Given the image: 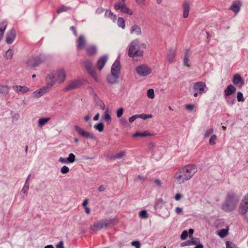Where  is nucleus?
<instances>
[{"mask_svg":"<svg viewBox=\"0 0 248 248\" xmlns=\"http://www.w3.org/2000/svg\"><path fill=\"white\" fill-rule=\"evenodd\" d=\"M132 245L135 246L136 248H140V243L138 241H135L132 242Z\"/></svg>","mask_w":248,"mask_h":248,"instance_id":"nucleus-50","label":"nucleus"},{"mask_svg":"<svg viewBox=\"0 0 248 248\" xmlns=\"http://www.w3.org/2000/svg\"><path fill=\"white\" fill-rule=\"evenodd\" d=\"M45 60V59L41 56L32 57L29 59L27 62L28 66L34 67L42 63Z\"/></svg>","mask_w":248,"mask_h":248,"instance_id":"nucleus-7","label":"nucleus"},{"mask_svg":"<svg viewBox=\"0 0 248 248\" xmlns=\"http://www.w3.org/2000/svg\"><path fill=\"white\" fill-rule=\"evenodd\" d=\"M217 139V137L216 135H212L209 140L210 144L212 145H215L216 144V140Z\"/></svg>","mask_w":248,"mask_h":248,"instance_id":"nucleus-37","label":"nucleus"},{"mask_svg":"<svg viewBox=\"0 0 248 248\" xmlns=\"http://www.w3.org/2000/svg\"><path fill=\"white\" fill-rule=\"evenodd\" d=\"M154 135L151 134L150 132L148 131H144L143 132H137L133 134V137H151L153 136Z\"/></svg>","mask_w":248,"mask_h":248,"instance_id":"nucleus-22","label":"nucleus"},{"mask_svg":"<svg viewBox=\"0 0 248 248\" xmlns=\"http://www.w3.org/2000/svg\"><path fill=\"white\" fill-rule=\"evenodd\" d=\"M69 168L66 166H63L61 168V172L63 174L67 173L69 172Z\"/></svg>","mask_w":248,"mask_h":248,"instance_id":"nucleus-43","label":"nucleus"},{"mask_svg":"<svg viewBox=\"0 0 248 248\" xmlns=\"http://www.w3.org/2000/svg\"><path fill=\"white\" fill-rule=\"evenodd\" d=\"M96 128L99 131H102L104 129V125L102 123H99L95 125Z\"/></svg>","mask_w":248,"mask_h":248,"instance_id":"nucleus-45","label":"nucleus"},{"mask_svg":"<svg viewBox=\"0 0 248 248\" xmlns=\"http://www.w3.org/2000/svg\"><path fill=\"white\" fill-rule=\"evenodd\" d=\"M128 56L133 60L138 61L142 58L143 50L140 49V46L137 41H133L130 44L128 48Z\"/></svg>","mask_w":248,"mask_h":248,"instance_id":"nucleus-2","label":"nucleus"},{"mask_svg":"<svg viewBox=\"0 0 248 248\" xmlns=\"http://www.w3.org/2000/svg\"><path fill=\"white\" fill-rule=\"evenodd\" d=\"M117 22L118 25L119 27H121L123 29H124L125 27V21L123 18L119 17L118 18Z\"/></svg>","mask_w":248,"mask_h":248,"instance_id":"nucleus-30","label":"nucleus"},{"mask_svg":"<svg viewBox=\"0 0 248 248\" xmlns=\"http://www.w3.org/2000/svg\"><path fill=\"white\" fill-rule=\"evenodd\" d=\"M88 199H86L83 202V206L85 209V212L87 214H89L90 212V209L89 208H88L87 206V205L88 204Z\"/></svg>","mask_w":248,"mask_h":248,"instance_id":"nucleus-33","label":"nucleus"},{"mask_svg":"<svg viewBox=\"0 0 248 248\" xmlns=\"http://www.w3.org/2000/svg\"><path fill=\"white\" fill-rule=\"evenodd\" d=\"M105 15L106 17L109 18L114 21H115L116 19V16L115 15H114L113 13L111 12L110 10H107L105 12Z\"/></svg>","mask_w":248,"mask_h":248,"instance_id":"nucleus-27","label":"nucleus"},{"mask_svg":"<svg viewBox=\"0 0 248 248\" xmlns=\"http://www.w3.org/2000/svg\"><path fill=\"white\" fill-rule=\"evenodd\" d=\"M193 232H194V230L192 229H190L189 230L188 233L189 234L190 236V235H192V234L193 233Z\"/></svg>","mask_w":248,"mask_h":248,"instance_id":"nucleus-62","label":"nucleus"},{"mask_svg":"<svg viewBox=\"0 0 248 248\" xmlns=\"http://www.w3.org/2000/svg\"><path fill=\"white\" fill-rule=\"evenodd\" d=\"M103 228L102 220L95 221L90 227V230L94 232L99 231Z\"/></svg>","mask_w":248,"mask_h":248,"instance_id":"nucleus-11","label":"nucleus"},{"mask_svg":"<svg viewBox=\"0 0 248 248\" xmlns=\"http://www.w3.org/2000/svg\"><path fill=\"white\" fill-rule=\"evenodd\" d=\"M195 248H203V246L202 244H199L197 245Z\"/></svg>","mask_w":248,"mask_h":248,"instance_id":"nucleus-63","label":"nucleus"},{"mask_svg":"<svg viewBox=\"0 0 248 248\" xmlns=\"http://www.w3.org/2000/svg\"><path fill=\"white\" fill-rule=\"evenodd\" d=\"M52 74L55 77L57 76V80L60 83L63 82L65 79L66 74L64 70L62 69L58 70L55 74Z\"/></svg>","mask_w":248,"mask_h":248,"instance_id":"nucleus-10","label":"nucleus"},{"mask_svg":"<svg viewBox=\"0 0 248 248\" xmlns=\"http://www.w3.org/2000/svg\"><path fill=\"white\" fill-rule=\"evenodd\" d=\"M175 211L177 214H180L182 213V209L180 207H177L175 209Z\"/></svg>","mask_w":248,"mask_h":248,"instance_id":"nucleus-57","label":"nucleus"},{"mask_svg":"<svg viewBox=\"0 0 248 248\" xmlns=\"http://www.w3.org/2000/svg\"><path fill=\"white\" fill-rule=\"evenodd\" d=\"M103 228H106L108 227L114 226L117 222V221L115 219H109L102 220Z\"/></svg>","mask_w":248,"mask_h":248,"instance_id":"nucleus-16","label":"nucleus"},{"mask_svg":"<svg viewBox=\"0 0 248 248\" xmlns=\"http://www.w3.org/2000/svg\"><path fill=\"white\" fill-rule=\"evenodd\" d=\"M183 9H184L183 17L184 18H186L188 16L189 9H190L189 2H185L184 3Z\"/></svg>","mask_w":248,"mask_h":248,"instance_id":"nucleus-23","label":"nucleus"},{"mask_svg":"<svg viewBox=\"0 0 248 248\" xmlns=\"http://www.w3.org/2000/svg\"><path fill=\"white\" fill-rule=\"evenodd\" d=\"M9 92V87L7 85H3L0 84V93L7 94Z\"/></svg>","mask_w":248,"mask_h":248,"instance_id":"nucleus-28","label":"nucleus"},{"mask_svg":"<svg viewBox=\"0 0 248 248\" xmlns=\"http://www.w3.org/2000/svg\"><path fill=\"white\" fill-rule=\"evenodd\" d=\"M59 161L63 163H67L68 162V160H67V158L62 157H60L59 158Z\"/></svg>","mask_w":248,"mask_h":248,"instance_id":"nucleus-56","label":"nucleus"},{"mask_svg":"<svg viewBox=\"0 0 248 248\" xmlns=\"http://www.w3.org/2000/svg\"><path fill=\"white\" fill-rule=\"evenodd\" d=\"M105 119L106 121L109 122L111 120V117L108 112H106L105 114Z\"/></svg>","mask_w":248,"mask_h":248,"instance_id":"nucleus-51","label":"nucleus"},{"mask_svg":"<svg viewBox=\"0 0 248 248\" xmlns=\"http://www.w3.org/2000/svg\"><path fill=\"white\" fill-rule=\"evenodd\" d=\"M241 2L239 1H234L230 7V9L234 13H238L240 9Z\"/></svg>","mask_w":248,"mask_h":248,"instance_id":"nucleus-18","label":"nucleus"},{"mask_svg":"<svg viewBox=\"0 0 248 248\" xmlns=\"http://www.w3.org/2000/svg\"><path fill=\"white\" fill-rule=\"evenodd\" d=\"M124 112V109L122 108H121L117 111V116L118 118L122 116Z\"/></svg>","mask_w":248,"mask_h":248,"instance_id":"nucleus-47","label":"nucleus"},{"mask_svg":"<svg viewBox=\"0 0 248 248\" xmlns=\"http://www.w3.org/2000/svg\"><path fill=\"white\" fill-rule=\"evenodd\" d=\"M190 240V242L191 243V245H197L199 242V239L196 238H192Z\"/></svg>","mask_w":248,"mask_h":248,"instance_id":"nucleus-49","label":"nucleus"},{"mask_svg":"<svg viewBox=\"0 0 248 248\" xmlns=\"http://www.w3.org/2000/svg\"><path fill=\"white\" fill-rule=\"evenodd\" d=\"M240 207L242 210L246 211L248 209V194L245 195L242 201Z\"/></svg>","mask_w":248,"mask_h":248,"instance_id":"nucleus-20","label":"nucleus"},{"mask_svg":"<svg viewBox=\"0 0 248 248\" xmlns=\"http://www.w3.org/2000/svg\"><path fill=\"white\" fill-rule=\"evenodd\" d=\"M229 228L227 227L225 229H222L219 230L218 234L221 238H224L228 234Z\"/></svg>","mask_w":248,"mask_h":248,"instance_id":"nucleus-26","label":"nucleus"},{"mask_svg":"<svg viewBox=\"0 0 248 248\" xmlns=\"http://www.w3.org/2000/svg\"><path fill=\"white\" fill-rule=\"evenodd\" d=\"M120 70V64L119 62L115 61L111 67V72L112 75L116 76Z\"/></svg>","mask_w":248,"mask_h":248,"instance_id":"nucleus-15","label":"nucleus"},{"mask_svg":"<svg viewBox=\"0 0 248 248\" xmlns=\"http://www.w3.org/2000/svg\"><path fill=\"white\" fill-rule=\"evenodd\" d=\"M193 89L195 91L194 97H197L198 94H202L205 92L207 89L205 83L203 82H198L193 85Z\"/></svg>","mask_w":248,"mask_h":248,"instance_id":"nucleus-5","label":"nucleus"},{"mask_svg":"<svg viewBox=\"0 0 248 248\" xmlns=\"http://www.w3.org/2000/svg\"><path fill=\"white\" fill-rule=\"evenodd\" d=\"M57 248H64L63 243L62 242H60L57 246Z\"/></svg>","mask_w":248,"mask_h":248,"instance_id":"nucleus-58","label":"nucleus"},{"mask_svg":"<svg viewBox=\"0 0 248 248\" xmlns=\"http://www.w3.org/2000/svg\"><path fill=\"white\" fill-rule=\"evenodd\" d=\"M69 9V8L68 7H67L64 5H62L57 8L56 10V13L57 14H60L63 12H66Z\"/></svg>","mask_w":248,"mask_h":248,"instance_id":"nucleus-29","label":"nucleus"},{"mask_svg":"<svg viewBox=\"0 0 248 248\" xmlns=\"http://www.w3.org/2000/svg\"><path fill=\"white\" fill-rule=\"evenodd\" d=\"M137 72L140 75L146 76L151 73V69L147 65L143 64L136 68Z\"/></svg>","mask_w":248,"mask_h":248,"instance_id":"nucleus-8","label":"nucleus"},{"mask_svg":"<svg viewBox=\"0 0 248 248\" xmlns=\"http://www.w3.org/2000/svg\"><path fill=\"white\" fill-rule=\"evenodd\" d=\"M236 89L233 85L232 84L228 85L224 91V96L225 99H227L229 95L234 93Z\"/></svg>","mask_w":248,"mask_h":248,"instance_id":"nucleus-14","label":"nucleus"},{"mask_svg":"<svg viewBox=\"0 0 248 248\" xmlns=\"http://www.w3.org/2000/svg\"><path fill=\"white\" fill-rule=\"evenodd\" d=\"M114 8L115 10L116 11L121 10L122 13L129 15H131L133 13L132 10H131L126 6V4H125V2H123L122 1L121 2H116L114 5Z\"/></svg>","mask_w":248,"mask_h":248,"instance_id":"nucleus-6","label":"nucleus"},{"mask_svg":"<svg viewBox=\"0 0 248 248\" xmlns=\"http://www.w3.org/2000/svg\"><path fill=\"white\" fill-rule=\"evenodd\" d=\"M131 32H136L137 34H139L140 32V29L138 26L135 25L132 27L131 29Z\"/></svg>","mask_w":248,"mask_h":248,"instance_id":"nucleus-36","label":"nucleus"},{"mask_svg":"<svg viewBox=\"0 0 248 248\" xmlns=\"http://www.w3.org/2000/svg\"><path fill=\"white\" fill-rule=\"evenodd\" d=\"M229 204L228 203H226L223 206V209L226 211H228L229 210L228 209Z\"/></svg>","mask_w":248,"mask_h":248,"instance_id":"nucleus-59","label":"nucleus"},{"mask_svg":"<svg viewBox=\"0 0 248 248\" xmlns=\"http://www.w3.org/2000/svg\"><path fill=\"white\" fill-rule=\"evenodd\" d=\"M49 118H42L39 120V126L42 127L43 125L46 124L49 120Z\"/></svg>","mask_w":248,"mask_h":248,"instance_id":"nucleus-31","label":"nucleus"},{"mask_svg":"<svg viewBox=\"0 0 248 248\" xmlns=\"http://www.w3.org/2000/svg\"><path fill=\"white\" fill-rule=\"evenodd\" d=\"M67 160H68V161L70 163L74 162L75 160V155L71 153L69 155V157L67 158Z\"/></svg>","mask_w":248,"mask_h":248,"instance_id":"nucleus-40","label":"nucleus"},{"mask_svg":"<svg viewBox=\"0 0 248 248\" xmlns=\"http://www.w3.org/2000/svg\"><path fill=\"white\" fill-rule=\"evenodd\" d=\"M182 197V195L180 193H177L175 196V199L176 201H179Z\"/></svg>","mask_w":248,"mask_h":248,"instance_id":"nucleus-55","label":"nucleus"},{"mask_svg":"<svg viewBox=\"0 0 248 248\" xmlns=\"http://www.w3.org/2000/svg\"><path fill=\"white\" fill-rule=\"evenodd\" d=\"M213 132V129L212 128H210V129L206 130V131H205L204 135V137H209L210 135H211L212 134Z\"/></svg>","mask_w":248,"mask_h":248,"instance_id":"nucleus-44","label":"nucleus"},{"mask_svg":"<svg viewBox=\"0 0 248 248\" xmlns=\"http://www.w3.org/2000/svg\"><path fill=\"white\" fill-rule=\"evenodd\" d=\"M85 46V40L83 36H80L77 40V47L78 49H82Z\"/></svg>","mask_w":248,"mask_h":248,"instance_id":"nucleus-21","label":"nucleus"},{"mask_svg":"<svg viewBox=\"0 0 248 248\" xmlns=\"http://www.w3.org/2000/svg\"><path fill=\"white\" fill-rule=\"evenodd\" d=\"M76 130L77 132L82 136L84 137L88 138L89 137V133L85 131L83 129L80 128L79 126L76 125L75 126Z\"/></svg>","mask_w":248,"mask_h":248,"instance_id":"nucleus-24","label":"nucleus"},{"mask_svg":"<svg viewBox=\"0 0 248 248\" xmlns=\"http://www.w3.org/2000/svg\"><path fill=\"white\" fill-rule=\"evenodd\" d=\"M191 245V243L190 242V240H187L185 242H184L182 244V246H190Z\"/></svg>","mask_w":248,"mask_h":248,"instance_id":"nucleus-54","label":"nucleus"},{"mask_svg":"<svg viewBox=\"0 0 248 248\" xmlns=\"http://www.w3.org/2000/svg\"><path fill=\"white\" fill-rule=\"evenodd\" d=\"M195 108L193 104H187L185 106V108L188 110H192Z\"/></svg>","mask_w":248,"mask_h":248,"instance_id":"nucleus-48","label":"nucleus"},{"mask_svg":"<svg viewBox=\"0 0 248 248\" xmlns=\"http://www.w3.org/2000/svg\"><path fill=\"white\" fill-rule=\"evenodd\" d=\"M188 236V232L187 231H184L183 232L181 235V239L183 240H185Z\"/></svg>","mask_w":248,"mask_h":248,"instance_id":"nucleus-42","label":"nucleus"},{"mask_svg":"<svg viewBox=\"0 0 248 248\" xmlns=\"http://www.w3.org/2000/svg\"><path fill=\"white\" fill-rule=\"evenodd\" d=\"M145 0H136V2L138 3L139 4H142L143 3Z\"/></svg>","mask_w":248,"mask_h":248,"instance_id":"nucleus-64","label":"nucleus"},{"mask_svg":"<svg viewBox=\"0 0 248 248\" xmlns=\"http://www.w3.org/2000/svg\"><path fill=\"white\" fill-rule=\"evenodd\" d=\"M137 118H138V115H133L129 118V122L132 123Z\"/></svg>","mask_w":248,"mask_h":248,"instance_id":"nucleus-52","label":"nucleus"},{"mask_svg":"<svg viewBox=\"0 0 248 248\" xmlns=\"http://www.w3.org/2000/svg\"><path fill=\"white\" fill-rule=\"evenodd\" d=\"M232 82L233 84L238 87L239 88H241L244 84V81L243 79H242L241 76L238 74H235L233 76L232 78Z\"/></svg>","mask_w":248,"mask_h":248,"instance_id":"nucleus-9","label":"nucleus"},{"mask_svg":"<svg viewBox=\"0 0 248 248\" xmlns=\"http://www.w3.org/2000/svg\"><path fill=\"white\" fill-rule=\"evenodd\" d=\"M234 199V196L233 195H229L228 196V200L230 202L233 200Z\"/></svg>","mask_w":248,"mask_h":248,"instance_id":"nucleus-61","label":"nucleus"},{"mask_svg":"<svg viewBox=\"0 0 248 248\" xmlns=\"http://www.w3.org/2000/svg\"><path fill=\"white\" fill-rule=\"evenodd\" d=\"M197 171L195 165L188 164L180 168L174 175V178L179 184L189 180Z\"/></svg>","mask_w":248,"mask_h":248,"instance_id":"nucleus-1","label":"nucleus"},{"mask_svg":"<svg viewBox=\"0 0 248 248\" xmlns=\"http://www.w3.org/2000/svg\"><path fill=\"white\" fill-rule=\"evenodd\" d=\"M13 89L17 93H27L29 91V89L26 86H22L19 85H16L13 87Z\"/></svg>","mask_w":248,"mask_h":248,"instance_id":"nucleus-17","label":"nucleus"},{"mask_svg":"<svg viewBox=\"0 0 248 248\" xmlns=\"http://www.w3.org/2000/svg\"><path fill=\"white\" fill-rule=\"evenodd\" d=\"M83 66L89 74L95 81H98L97 74L93 68V64L90 60H85L83 62Z\"/></svg>","mask_w":248,"mask_h":248,"instance_id":"nucleus-4","label":"nucleus"},{"mask_svg":"<svg viewBox=\"0 0 248 248\" xmlns=\"http://www.w3.org/2000/svg\"><path fill=\"white\" fill-rule=\"evenodd\" d=\"M147 96L149 98L153 99L154 98V91L153 89H149L147 91Z\"/></svg>","mask_w":248,"mask_h":248,"instance_id":"nucleus-38","label":"nucleus"},{"mask_svg":"<svg viewBox=\"0 0 248 248\" xmlns=\"http://www.w3.org/2000/svg\"><path fill=\"white\" fill-rule=\"evenodd\" d=\"M141 217L146 218L148 217L147 212L145 210L141 211L140 213Z\"/></svg>","mask_w":248,"mask_h":248,"instance_id":"nucleus-46","label":"nucleus"},{"mask_svg":"<svg viewBox=\"0 0 248 248\" xmlns=\"http://www.w3.org/2000/svg\"><path fill=\"white\" fill-rule=\"evenodd\" d=\"M138 118H141L143 120H146L148 118H151L152 117V115L151 114H141L138 115Z\"/></svg>","mask_w":248,"mask_h":248,"instance_id":"nucleus-34","label":"nucleus"},{"mask_svg":"<svg viewBox=\"0 0 248 248\" xmlns=\"http://www.w3.org/2000/svg\"><path fill=\"white\" fill-rule=\"evenodd\" d=\"M125 155V153L124 151L120 152L119 153L116 154L112 156L113 159L120 158L124 156Z\"/></svg>","mask_w":248,"mask_h":248,"instance_id":"nucleus-35","label":"nucleus"},{"mask_svg":"<svg viewBox=\"0 0 248 248\" xmlns=\"http://www.w3.org/2000/svg\"><path fill=\"white\" fill-rule=\"evenodd\" d=\"M15 38V34L12 32L10 31L8 32L6 37V42L8 44L11 43Z\"/></svg>","mask_w":248,"mask_h":248,"instance_id":"nucleus-25","label":"nucleus"},{"mask_svg":"<svg viewBox=\"0 0 248 248\" xmlns=\"http://www.w3.org/2000/svg\"><path fill=\"white\" fill-rule=\"evenodd\" d=\"M7 58L10 59L12 57V51L11 50H8L6 53Z\"/></svg>","mask_w":248,"mask_h":248,"instance_id":"nucleus-53","label":"nucleus"},{"mask_svg":"<svg viewBox=\"0 0 248 248\" xmlns=\"http://www.w3.org/2000/svg\"><path fill=\"white\" fill-rule=\"evenodd\" d=\"M226 248H238L237 246L232 242L227 241L225 243Z\"/></svg>","mask_w":248,"mask_h":248,"instance_id":"nucleus-32","label":"nucleus"},{"mask_svg":"<svg viewBox=\"0 0 248 248\" xmlns=\"http://www.w3.org/2000/svg\"><path fill=\"white\" fill-rule=\"evenodd\" d=\"M237 99L238 102H243L244 101L243 94L241 92L237 93Z\"/></svg>","mask_w":248,"mask_h":248,"instance_id":"nucleus-41","label":"nucleus"},{"mask_svg":"<svg viewBox=\"0 0 248 248\" xmlns=\"http://www.w3.org/2000/svg\"><path fill=\"white\" fill-rule=\"evenodd\" d=\"M97 49L95 46H91L87 47L86 49V52L88 56L91 57L95 55Z\"/></svg>","mask_w":248,"mask_h":248,"instance_id":"nucleus-19","label":"nucleus"},{"mask_svg":"<svg viewBox=\"0 0 248 248\" xmlns=\"http://www.w3.org/2000/svg\"><path fill=\"white\" fill-rule=\"evenodd\" d=\"M7 26V24L5 22L0 23V31L4 33Z\"/></svg>","mask_w":248,"mask_h":248,"instance_id":"nucleus-39","label":"nucleus"},{"mask_svg":"<svg viewBox=\"0 0 248 248\" xmlns=\"http://www.w3.org/2000/svg\"><path fill=\"white\" fill-rule=\"evenodd\" d=\"M107 56H102L99 58L97 63L96 67L99 70H101L107 61Z\"/></svg>","mask_w":248,"mask_h":248,"instance_id":"nucleus-13","label":"nucleus"},{"mask_svg":"<svg viewBox=\"0 0 248 248\" xmlns=\"http://www.w3.org/2000/svg\"><path fill=\"white\" fill-rule=\"evenodd\" d=\"M105 189V187L103 185H101L99 187L98 190L99 191L102 192L104 191Z\"/></svg>","mask_w":248,"mask_h":248,"instance_id":"nucleus-60","label":"nucleus"},{"mask_svg":"<svg viewBox=\"0 0 248 248\" xmlns=\"http://www.w3.org/2000/svg\"><path fill=\"white\" fill-rule=\"evenodd\" d=\"M81 82L78 80L73 81L70 83V84L66 86L64 88V90L65 91H68L69 90L79 88L81 86Z\"/></svg>","mask_w":248,"mask_h":248,"instance_id":"nucleus-12","label":"nucleus"},{"mask_svg":"<svg viewBox=\"0 0 248 248\" xmlns=\"http://www.w3.org/2000/svg\"><path fill=\"white\" fill-rule=\"evenodd\" d=\"M46 85L39 90L34 92V96L36 97H39L43 94L47 92L49 89L52 87L55 83V76L53 74H49L46 78Z\"/></svg>","mask_w":248,"mask_h":248,"instance_id":"nucleus-3","label":"nucleus"}]
</instances>
